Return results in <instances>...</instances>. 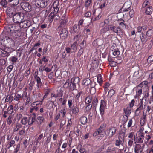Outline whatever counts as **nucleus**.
Instances as JSON below:
<instances>
[{
  "mask_svg": "<svg viewBox=\"0 0 153 153\" xmlns=\"http://www.w3.org/2000/svg\"><path fill=\"white\" fill-rule=\"evenodd\" d=\"M11 26L8 27H6L4 30V32H7L8 34L10 37H6L4 42L8 45L10 47H13L14 46L15 43V40L18 38V36L17 34H15L12 33L11 34V32L12 30L10 29V27Z\"/></svg>",
  "mask_w": 153,
  "mask_h": 153,
  "instance_id": "obj_1",
  "label": "nucleus"
},
{
  "mask_svg": "<svg viewBox=\"0 0 153 153\" xmlns=\"http://www.w3.org/2000/svg\"><path fill=\"white\" fill-rule=\"evenodd\" d=\"M24 15L22 13L18 12L15 14L13 16V22L17 24H19L23 20Z\"/></svg>",
  "mask_w": 153,
  "mask_h": 153,
  "instance_id": "obj_2",
  "label": "nucleus"
},
{
  "mask_svg": "<svg viewBox=\"0 0 153 153\" xmlns=\"http://www.w3.org/2000/svg\"><path fill=\"white\" fill-rule=\"evenodd\" d=\"M116 131V128L113 127H111L107 130V135L109 137H111L115 134Z\"/></svg>",
  "mask_w": 153,
  "mask_h": 153,
  "instance_id": "obj_3",
  "label": "nucleus"
},
{
  "mask_svg": "<svg viewBox=\"0 0 153 153\" xmlns=\"http://www.w3.org/2000/svg\"><path fill=\"white\" fill-rule=\"evenodd\" d=\"M10 26H11L10 28L12 30V31L11 32V34H12V33L15 34H16V33H19L21 31L22 27H21L20 25H15L14 26V28L13 30L12 29L13 27L12 25L9 26L7 27H8Z\"/></svg>",
  "mask_w": 153,
  "mask_h": 153,
  "instance_id": "obj_4",
  "label": "nucleus"
},
{
  "mask_svg": "<svg viewBox=\"0 0 153 153\" xmlns=\"http://www.w3.org/2000/svg\"><path fill=\"white\" fill-rule=\"evenodd\" d=\"M21 6L26 11H30L31 9V6L28 3L26 2H22L21 3Z\"/></svg>",
  "mask_w": 153,
  "mask_h": 153,
  "instance_id": "obj_5",
  "label": "nucleus"
},
{
  "mask_svg": "<svg viewBox=\"0 0 153 153\" xmlns=\"http://www.w3.org/2000/svg\"><path fill=\"white\" fill-rule=\"evenodd\" d=\"M109 30L117 33L118 35L120 32L121 30V29L118 27L114 26L113 25H109Z\"/></svg>",
  "mask_w": 153,
  "mask_h": 153,
  "instance_id": "obj_6",
  "label": "nucleus"
},
{
  "mask_svg": "<svg viewBox=\"0 0 153 153\" xmlns=\"http://www.w3.org/2000/svg\"><path fill=\"white\" fill-rule=\"evenodd\" d=\"M145 145H137L134 147V153H143Z\"/></svg>",
  "mask_w": 153,
  "mask_h": 153,
  "instance_id": "obj_7",
  "label": "nucleus"
},
{
  "mask_svg": "<svg viewBox=\"0 0 153 153\" xmlns=\"http://www.w3.org/2000/svg\"><path fill=\"white\" fill-rule=\"evenodd\" d=\"M19 25H20L22 28H25L30 27L31 25V23L29 21L23 20Z\"/></svg>",
  "mask_w": 153,
  "mask_h": 153,
  "instance_id": "obj_8",
  "label": "nucleus"
},
{
  "mask_svg": "<svg viewBox=\"0 0 153 153\" xmlns=\"http://www.w3.org/2000/svg\"><path fill=\"white\" fill-rule=\"evenodd\" d=\"M138 134V137L135 138L136 143H142L144 140V134Z\"/></svg>",
  "mask_w": 153,
  "mask_h": 153,
  "instance_id": "obj_9",
  "label": "nucleus"
},
{
  "mask_svg": "<svg viewBox=\"0 0 153 153\" xmlns=\"http://www.w3.org/2000/svg\"><path fill=\"white\" fill-rule=\"evenodd\" d=\"M36 114L33 113L30 115L28 119V124L30 126L32 125L36 120Z\"/></svg>",
  "mask_w": 153,
  "mask_h": 153,
  "instance_id": "obj_10",
  "label": "nucleus"
},
{
  "mask_svg": "<svg viewBox=\"0 0 153 153\" xmlns=\"http://www.w3.org/2000/svg\"><path fill=\"white\" fill-rule=\"evenodd\" d=\"M36 6L38 8H43L46 6L47 4L44 1H38L35 4Z\"/></svg>",
  "mask_w": 153,
  "mask_h": 153,
  "instance_id": "obj_11",
  "label": "nucleus"
},
{
  "mask_svg": "<svg viewBox=\"0 0 153 153\" xmlns=\"http://www.w3.org/2000/svg\"><path fill=\"white\" fill-rule=\"evenodd\" d=\"M133 143V140L129 139L128 143V145L126 144V147L124 151L128 152L129 150V149L132 146Z\"/></svg>",
  "mask_w": 153,
  "mask_h": 153,
  "instance_id": "obj_12",
  "label": "nucleus"
},
{
  "mask_svg": "<svg viewBox=\"0 0 153 153\" xmlns=\"http://www.w3.org/2000/svg\"><path fill=\"white\" fill-rule=\"evenodd\" d=\"M68 33V32L66 29H62L61 31L60 34V36L62 39H65L67 36Z\"/></svg>",
  "mask_w": 153,
  "mask_h": 153,
  "instance_id": "obj_13",
  "label": "nucleus"
},
{
  "mask_svg": "<svg viewBox=\"0 0 153 153\" xmlns=\"http://www.w3.org/2000/svg\"><path fill=\"white\" fill-rule=\"evenodd\" d=\"M77 102L76 103V106L74 105L71 108L72 112L73 114H75L79 111V109L77 105Z\"/></svg>",
  "mask_w": 153,
  "mask_h": 153,
  "instance_id": "obj_14",
  "label": "nucleus"
},
{
  "mask_svg": "<svg viewBox=\"0 0 153 153\" xmlns=\"http://www.w3.org/2000/svg\"><path fill=\"white\" fill-rule=\"evenodd\" d=\"M35 78L37 82L36 85L38 88H40L42 85V82L41 81V79L40 78L37 76H35Z\"/></svg>",
  "mask_w": 153,
  "mask_h": 153,
  "instance_id": "obj_15",
  "label": "nucleus"
},
{
  "mask_svg": "<svg viewBox=\"0 0 153 153\" xmlns=\"http://www.w3.org/2000/svg\"><path fill=\"white\" fill-rule=\"evenodd\" d=\"M79 78L78 76L72 78L71 80V83H74V84L76 85V84H79Z\"/></svg>",
  "mask_w": 153,
  "mask_h": 153,
  "instance_id": "obj_16",
  "label": "nucleus"
},
{
  "mask_svg": "<svg viewBox=\"0 0 153 153\" xmlns=\"http://www.w3.org/2000/svg\"><path fill=\"white\" fill-rule=\"evenodd\" d=\"M140 36L141 42L142 43H146L147 40L146 36L143 33H141Z\"/></svg>",
  "mask_w": 153,
  "mask_h": 153,
  "instance_id": "obj_17",
  "label": "nucleus"
},
{
  "mask_svg": "<svg viewBox=\"0 0 153 153\" xmlns=\"http://www.w3.org/2000/svg\"><path fill=\"white\" fill-rule=\"evenodd\" d=\"M146 114H144L143 117L140 118V124L141 126H143L146 123Z\"/></svg>",
  "mask_w": 153,
  "mask_h": 153,
  "instance_id": "obj_18",
  "label": "nucleus"
},
{
  "mask_svg": "<svg viewBox=\"0 0 153 153\" xmlns=\"http://www.w3.org/2000/svg\"><path fill=\"white\" fill-rule=\"evenodd\" d=\"M10 4L13 6L17 5L19 3V0H8Z\"/></svg>",
  "mask_w": 153,
  "mask_h": 153,
  "instance_id": "obj_19",
  "label": "nucleus"
},
{
  "mask_svg": "<svg viewBox=\"0 0 153 153\" xmlns=\"http://www.w3.org/2000/svg\"><path fill=\"white\" fill-rule=\"evenodd\" d=\"M130 5L128 4L127 3H125L123 7V10L126 12L130 10Z\"/></svg>",
  "mask_w": 153,
  "mask_h": 153,
  "instance_id": "obj_20",
  "label": "nucleus"
},
{
  "mask_svg": "<svg viewBox=\"0 0 153 153\" xmlns=\"http://www.w3.org/2000/svg\"><path fill=\"white\" fill-rule=\"evenodd\" d=\"M80 121L82 124L85 125L87 123V119L85 116H82L80 118Z\"/></svg>",
  "mask_w": 153,
  "mask_h": 153,
  "instance_id": "obj_21",
  "label": "nucleus"
},
{
  "mask_svg": "<svg viewBox=\"0 0 153 153\" xmlns=\"http://www.w3.org/2000/svg\"><path fill=\"white\" fill-rule=\"evenodd\" d=\"M21 123L23 125H26L28 123V119L26 117H24L22 118Z\"/></svg>",
  "mask_w": 153,
  "mask_h": 153,
  "instance_id": "obj_22",
  "label": "nucleus"
},
{
  "mask_svg": "<svg viewBox=\"0 0 153 153\" xmlns=\"http://www.w3.org/2000/svg\"><path fill=\"white\" fill-rule=\"evenodd\" d=\"M146 8V9L145 11V13L147 15L151 14L152 11V7L151 6H149Z\"/></svg>",
  "mask_w": 153,
  "mask_h": 153,
  "instance_id": "obj_23",
  "label": "nucleus"
},
{
  "mask_svg": "<svg viewBox=\"0 0 153 153\" xmlns=\"http://www.w3.org/2000/svg\"><path fill=\"white\" fill-rule=\"evenodd\" d=\"M151 1V0H145L143 4L142 7L143 8H146L149 6H150V3Z\"/></svg>",
  "mask_w": 153,
  "mask_h": 153,
  "instance_id": "obj_24",
  "label": "nucleus"
},
{
  "mask_svg": "<svg viewBox=\"0 0 153 153\" xmlns=\"http://www.w3.org/2000/svg\"><path fill=\"white\" fill-rule=\"evenodd\" d=\"M108 30H109V25L106 26L101 30L100 33L102 34H104Z\"/></svg>",
  "mask_w": 153,
  "mask_h": 153,
  "instance_id": "obj_25",
  "label": "nucleus"
},
{
  "mask_svg": "<svg viewBox=\"0 0 153 153\" xmlns=\"http://www.w3.org/2000/svg\"><path fill=\"white\" fill-rule=\"evenodd\" d=\"M92 99V97L91 95L88 96L85 98V103L87 104H89L91 102Z\"/></svg>",
  "mask_w": 153,
  "mask_h": 153,
  "instance_id": "obj_26",
  "label": "nucleus"
},
{
  "mask_svg": "<svg viewBox=\"0 0 153 153\" xmlns=\"http://www.w3.org/2000/svg\"><path fill=\"white\" fill-rule=\"evenodd\" d=\"M79 26L77 25H75L73 27V30H71L72 33H74L78 31Z\"/></svg>",
  "mask_w": 153,
  "mask_h": 153,
  "instance_id": "obj_27",
  "label": "nucleus"
},
{
  "mask_svg": "<svg viewBox=\"0 0 153 153\" xmlns=\"http://www.w3.org/2000/svg\"><path fill=\"white\" fill-rule=\"evenodd\" d=\"M43 102V100H42L41 101H36L31 103V106H33L34 105L37 106V105L39 104L41 105L42 103Z\"/></svg>",
  "mask_w": 153,
  "mask_h": 153,
  "instance_id": "obj_28",
  "label": "nucleus"
},
{
  "mask_svg": "<svg viewBox=\"0 0 153 153\" xmlns=\"http://www.w3.org/2000/svg\"><path fill=\"white\" fill-rule=\"evenodd\" d=\"M13 100V97L10 95H8L7 97L5 99V102H12Z\"/></svg>",
  "mask_w": 153,
  "mask_h": 153,
  "instance_id": "obj_29",
  "label": "nucleus"
},
{
  "mask_svg": "<svg viewBox=\"0 0 153 153\" xmlns=\"http://www.w3.org/2000/svg\"><path fill=\"white\" fill-rule=\"evenodd\" d=\"M112 53L115 56L117 57L120 55V51L118 49H115L114 50V51Z\"/></svg>",
  "mask_w": 153,
  "mask_h": 153,
  "instance_id": "obj_30",
  "label": "nucleus"
},
{
  "mask_svg": "<svg viewBox=\"0 0 153 153\" xmlns=\"http://www.w3.org/2000/svg\"><path fill=\"white\" fill-rule=\"evenodd\" d=\"M97 80L98 83L101 85L102 82V76L100 74H98L97 76Z\"/></svg>",
  "mask_w": 153,
  "mask_h": 153,
  "instance_id": "obj_31",
  "label": "nucleus"
},
{
  "mask_svg": "<svg viewBox=\"0 0 153 153\" xmlns=\"http://www.w3.org/2000/svg\"><path fill=\"white\" fill-rule=\"evenodd\" d=\"M123 110L124 112H125V115L127 116L128 117L131 113V110L127 108L126 109L125 108H124Z\"/></svg>",
  "mask_w": 153,
  "mask_h": 153,
  "instance_id": "obj_32",
  "label": "nucleus"
},
{
  "mask_svg": "<svg viewBox=\"0 0 153 153\" xmlns=\"http://www.w3.org/2000/svg\"><path fill=\"white\" fill-rule=\"evenodd\" d=\"M77 45L78 44L77 40H75L74 43L71 45V48L73 50H76L77 48Z\"/></svg>",
  "mask_w": 153,
  "mask_h": 153,
  "instance_id": "obj_33",
  "label": "nucleus"
},
{
  "mask_svg": "<svg viewBox=\"0 0 153 153\" xmlns=\"http://www.w3.org/2000/svg\"><path fill=\"white\" fill-rule=\"evenodd\" d=\"M124 21L122 20L119 23V25L120 26L122 29H125L126 28V26L125 24H124Z\"/></svg>",
  "mask_w": 153,
  "mask_h": 153,
  "instance_id": "obj_34",
  "label": "nucleus"
},
{
  "mask_svg": "<svg viewBox=\"0 0 153 153\" xmlns=\"http://www.w3.org/2000/svg\"><path fill=\"white\" fill-rule=\"evenodd\" d=\"M70 89L71 91H73L76 88V85L74 84V83H70L69 86Z\"/></svg>",
  "mask_w": 153,
  "mask_h": 153,
  "instance_id": "obj_35",
  "label": "nucleus"
},
{
  "mask_svg": "<svg viewBox=\"0 0 153 153\" xmlns=\"http://www.w3.org/2000/svg\"><path fill=\"white\" fill-rule=\"evenodd\" d=\"M82 146L81 145H78L77 149H78L80 153H82L85 151V149L83 148L82 147Z\"/></svg>",
  "mask_w": 153,
  "mask_h": 153,
  "instance_id": "obj_36",
  "label": "nucleus"
},
{
  "mask_svg": "<svg viewBox=\"0 0 153 153\" xmlns=\"http://www.w3.org/2000/svg\"><path fill=\"white\" fill-rule=\"evenodd\" d=\"M7 4V2L6 0H1L0 4L4 7H6Z\"/></svg>",
  "mask_w": 153,
  "mask_h": 153,
  "instance_id": "obj_37",
  "label": "nucleus"
},
{
  "mask_svg": "<svg viewBox=\"0 0 153 153\" xmlns=\"http://www.w3.org/2000/svg\"><path fill=\"white\" fill-rule=\"evenodd\" d=\"M13 118V116L11 115H10L7 120V124L8 125H10L12 122V119Z\"/></svg>",
  "mask_w": 153,
  "mask_h": 153,
  "instance_id": "obj_38",
  "label": "nucleus"
},
{
  "mask_svg": "<svg viewBox=\"0 0 153 153\" xmlns=\"http://www.w3.org/2000/svg\"><path fill=\"white\" fill-rule=\"evenodd\" d=\"M143 102L142 101L139 104V106L137 109L136 110V111H140L143 109Z\"/></svg>",
  "mask_w": 153,
  "mask_h": 153,
  "instance_id": "obj_39",
  "label": "nucleus"
},
{
  "mask_svg": "<svg viewBox=\"0 0 153 153\" xmlns=\"http://www.w3.org/2000/svg\"><path fill=\"white\" fill-rule=\"evenodd\" d=\"M66 120L63 119L60 120V128H61L66 123Z\"/></svg>",
  "mask_w": 153,
  "mask_h": 153,
  "instance_id": "obj_40",
  "label": "nucleus"
},
{
  "mask_svg": "<svg viewBox=\"0 0 153 153\" xmlns=\"http://www.w3.org/2000/svg\"><path fill=\"white\" fill-rule=\"evenodd\" d=\"M22 127L21 124L19 123H18L16 124V128H14V131H17L20 128H21Z\"/></svg>",
  "mask_w": 153,
  "mask_h": 153,
  "instance_id": "obj_41",
  "label": "nucleus"
},
{
  "mask_svg": "<svg viewBox=\"0 0 153 153\" xmlns=\"http://www.w3.org/2000/svg\"><path fill=\"white\" fill-rule=\"evenodd\" d=\"M83 83L84 85L88 86L90 83V80L89 79H86L83 81Z\"/></svg>",
  "mask_w": 153,
  "mask_h": 153,
  "instance_id": "obj_42",
  "label": "nucleus"
},
{
  "mask_svg": "<svg viewBox=\"0 0 153 153\" xmlns=\"http://www.w3.org/2000/svg\"><path fill=\"white\" fill-rule=\"evenodd\" d=\"M82 93V91H80L79 92H78L76 95L75 97V99L76 100L75 102L76 103L78 102V100L79 99V97L80 96L81 94Z\"/></svg>",
  "mask_w": 153,
  "mask_h": 153,
  "instance_id": "obj_43",
  "label": "nucleus"
},
{
  "mask_svg": "<svg viewBox=\"0 0 153 153\" xmlns=\"http://www.w3.org/2000/svg\"><path fill=\"white\" fill-rule=\"evenodd\" d=\"M92 2V0H86L85 4V6L86 7H88L90 6Z\"/></svg>",
  "mask_w": 153,
  "mask_h": 153,
  "instance_id": "obj_44",
  "label": "nucleus"
},
{
  "mask_svg": "<svg viewBox=\"0 0 153 153\" xmlns=\"http://www.w3.org/2000/svg\"><path fill=\"white\" fill-rule=\"evenodd\" d=\"M69 82H70V81L69 79H67L66 82H65V83H64V85H63V87L64 88H67L69 86Z\"/></svg>",
  "mask_w": 153,
  "mask_h": 153,
  "instance_id": "obj_45",
  "label": "nucleus"
},
{
  "mask_svg": "<svg viewBox=\"0 0 153 153\" xmlns=\"http://www.w3.org/2000/svg\"><path fill=\"white\" fill-rule=\"evenodd\" d=\"M8 109H9L7 112L8 114H12L13 112V106L12 105H10L8 108Z\"/></svg>",
  "mask_w": 153,
  "mask_h": 153,
  "instance_id": "obj_46",
  "label": "nucleus"
},
{
  "mask_svg": "<svg viewBox=\"0 0 153 153\" xmlns=\"http://www.w3.org/2000/svg\"><path fill=\"white\" fill-rule=\"evenodd\" d=\"M12 11V8H8L6 10L7 13L10 15H12L13 14V13Z\"/></svg>",
  "mask_w": 153,
  "mask_h": 153,
  "instance_id": "obj_47",
  "label": "nucleus"
},
{
  "mask_svg": "<svg viewBox=\"0 0 153 153\" xmlns=\"http://www.w3.org/2000/svg\"><path fill=\"white\" fill-rule=\"evenodd\" d=\"M54 13L53 12H51L49 14V17L50 18V20L52 21L54 18V17L55 15Z\"/></svg>",
  "mask_w": 153,
  "mask_h": 153,
  "instance_id": "obj_48",
  "label": "nucleus"
},
{
  "mask_svg": "<svg viewBox=\"0 0 153 153\" xmlns=\"http://www.w3.org/2000/svg\"><path fill=\"white\" fill-rule=\"evenodd\" d=\"M98 102L97 99L96 97H94V99H93L92 100V104L93 106L95 107Z\"/></svg>",
  "mask_w": 153,
  "mask_h": 153,
  "instance_id": "obj_49",
  "label": "nucleus"
},
{
  "mask_svg": "<svg viewBox=\"0 0 153 153\" xmlns=\"http://www.w3.org/2000/svg\"><path fill=\"white\" fill-rule=\"evenodd\" d=\"M115 93L113 89L110 90L108 92V95L110 97H112Z\"/></svg>",
  "mask_w": 153,
  "mask_h": 153,
  "instance_id": "obj_50",
  "label": "nucleus"
},
{
  "mask_svg": "<svg viewBox=\"0 0 153 153\" xmlns=\"http://www.w3.org/2000/svg\"><path fill=\"white\" fill-rule=\"evenodd\" d=\"M147 61L148 63H151L153 62V56L151 55L149 56L148 57Z\"/></svg>",
  "mask_w": 153,
  "mask_h": 153,
  "instance_id": "obj_51",
  "label": "nucleus"
},
{
  "mask_svg": "<svg viewBox=\"0 0 153 153\" xmlns=\"http://www.w3.org/2000/svg\"><path fill=\"white\" fill-rule=\"evenodd\" d=\"M25 133V129H23L22 130H20L19 132V134L20 136H23L24 135Z\"/></svg>",
  "mask_w": 153,
  "mask_h": 153,
  "instance_id": "obj_52",
  "label": "nucleus"
},
{
  "mask_svg": "<svg viewBox=\"0 0 153 153\" xmlns=\"http://www.w3.org/2000/svg\"><path fill=\"white\" fill-rule=\"evenodd\" d=\"M37 119L39 120V122L41 123L43 122L44 119V117L42 116H39L37 117Z\"/></svg>",
  "mask_w": 153,
  "mask_h": 153,
  "instance_id": "obj_53",
  "label": "nucleus"
},
{
  "mask_svg": "<svg viewBox=\"0 0 153 153\" xmlns=\"http://www.w3.org/2000/svg\"><path fill=\"white\" fill-rule=\"evenodd\" d=\"M1 53L0 54L2 55L3 56H5L7 55V52L3 50H1Z\"/></svg>",
  "mask_w": 153,
  "mask_h": 153,
  "instance_id": "obj_54",
  "label": "nucleus"
},
{
  "mask_svg": "<svg viewBox=\"0 0 153 153\" xmlns=\"http://www.w3.org/2000/svg\"><path fill=\"white\" fill-rule=\"evenodd\" d=\"M128 118V117L124 115L123 117V122L124 123H125L127 121Z\"/></svg>",
  "mask_w": 153,
  "mask_h": 153,
  "instance_id": "obj_55",
  "label": "nucleus"
},
{
  "mask_svg": "<svg viewBox=\"0 0 153 153\" xmlns=\"http://www.w3.org/2000/svg\"><path fill=\"white\" fill-rule=\"evenodd\" d=\"M15 142L13 140H12L10 141L9 145L8 147V149H9L10 147L12 146L13 144H15Z\"/></svg>",
  "mask_w": 153,
  "mask_h": 153,
  "instance_id": "obj_56",
  "label": "nucleus"
},
{
  "mask_svg": "<svg viewBox=\"0 0 153 153\" xmlns=\"http://www.w3.org/2000/svg\"><path fill=\"white\" fill-rule=\"evenodd\" d=\"M21 97L22 96L21 94H17L14 98V100L16 101H18Z\"/></svg>",
  "mask_w": 153,
  "mask_h": 153,
  "instance_id": "obj_57",
  "label": "nucleus"
},
{
  "mask_svg": "<svg viewBox=\"0 0 153 153\" xmlns=\"http://www.w3.org/2000/svg\"><path fill=\"white\" fill-rule=\"evenodd\" d=\"M148 81H144L143 82H142V83H141L139 84L138 85V87H141L142 86L143 84L145 85H146L148 84Z\"/></svg>",
  "mask_w": 153,
  "mask_h": 153,
  "instance_id": "obj_58",
  "label": "nucleus"
},
{
  "mask_svg": "<svg viewBox=\"0 0 153 153\" xmlns=\"http://www.w3.org/2000/svg\"><path fill=\"white\" fill-rule=\"evenodd\" d=\"M105 106L106 105L105 101L103 100H101L100 107L105 108Z\"/></svg>",
  "mask_w": 153,
  "mask_h": 153,
  "instance_id": "obj_59",
  "label": "nucleus"
},
{
  "mask_svg": "<svg viewBox=\"0 0 153 153\" xmlns=\"http://www.w3.org/2000/svg\"><path fill=\"white\" fill-rule=\"evenodd\" d=\"M144 129V128L143 126H141L140 129L137 132V134H144L143 133V131Z\"/></svg>",
  "mask_w": 153,
  "mask_h": 153,
  "instance_id": "obj_60",
  "label": "nucleus"
},
{
  "mask_svg": "<svg viewBox=\"0 0 153 153\" xmlns=\"http://www.w3.org/2000/svg\"><path fill=\"white\" fill-rule=\"evenodd\" d=\"M43 133H42L38 137L37 140V143H38L43 138Z\"/></svg>",
  "mask_w": 153,
  "mask_h": 153,
  "instance_id": "obj_61",
  "label": "nucleus"
},
{
  "mask_svg": "<svg viewBox=\"0 0 153 153\" xmlns=\"http://www.w3.org/2000/svg\"><path fill=\"white\" fill-rule=\"evenodd\" d=\"M152 34L153 31L151 30H149L147 32L146 35L148 36H150L152 35Z\"/></svg>",
  "mask_w": 153,
  "mask_h": 153,
  "instance_id": "obj_62",
  "label": "nucleus"
},
{
  "mask_svg": "<svg viewBox=\"0 0 153 153\" xmlns=\"http://www.w3.org/2000/svg\"><path fill=\"white\" fill-rule=\"evenodd\" d=\"M60 113H58L57 114H56V116H55L54 117V119L55 120V121H57L60 118Z\"/></svg>",
  "mask_w": 153,
  "mask_h": 153,
  "instance_id": "obj_63",
  "label": "nucleus"
},
{
  "mask_svg": "<svg viewBox=\"0 0 153 153\" xmlns=\"http://www.w3.org/2000/svg\"><path fill=\"white\" fill-rule=\"evenodd\" d=\"M34 83L33 82H30L29 84V89L30 90H31L33 89V87L34 85Z\"/></svg>",
  "mask_w": 153,
  "mask_h": 153,
  "instance_id": "obj_64",
  "label": "nucleus"
}]
</instances>
